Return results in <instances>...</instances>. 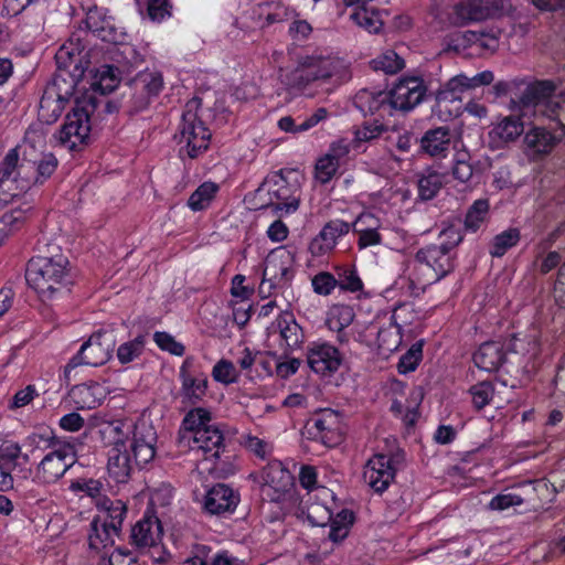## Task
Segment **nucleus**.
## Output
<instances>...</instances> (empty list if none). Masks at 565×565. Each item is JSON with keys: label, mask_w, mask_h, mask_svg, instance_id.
<instances>
[{"label": "nucleus", "mask_w": 565, "mask_h": 565, "mask_svg": "<svg viewBox=\"0 0 565 565\" xmlns=\"http://www.w3.org/2000/svg\"><path fill=\"white\" fill-rule=\"evenodd\" d=\"M349 78L344 61L332 56H306L298 66L284 75L282 83L297 93L313 96L327 84L339 85Z\"/></svg>", "instance_id": "obj_1"}, {"label": "nucleus", "mask_w": 565, "mask_h": 565, "mask_svg": "<svg viewBox=\"0 0 565 565\" xmlns=\"http://www.w3.org/2000/svg\"><path fill=\"white\" fill-rule=\"evenodd\" d=\"M45 147V136L41 130L29 129L22 145L11 149L0 162V195L4 200L13 199L31 186L34 168L25 162L29 149Z\"/></svg>", "instance_id": "obj_2"}, {"label": "nucleus", "mask_w": 565, "mask_h": 565, "mask_svg": "<svg viewBox=\"0 0 565 565\" xmlns=\"http://www.w3.org/2000/svg\"><path fill=\"white\" fill-rule=\"evenodd\" d=\"M68 259L61 253L52 256H36L29 260L25 279L44 300H51L68 290L71 277Z\"/></svg>", "instance_id": "obj_3"}, {"label": "nucleus", "mask_w": 565, "mask_h": 565, "mask_svg": "<svg viewBox=\"0 0 565 565\" xmlns=\"http://www.w3.org/2000/svg\"><path fill=\"white\" fill-rule=\"evenodd\" d=\"M201 100L192 98L185 104L179 126V142L185 145L190 158L199 157L209 148L211 132L199 115Z\"/></svg>", "instance_id": "obj_4"}, {"label": "nucleus", "mask_w": 565, "mask_h": 565, "mask_svg": "<svg viewBox=\"0 0 565 565\" xmlns=\"http://www.w3.org/2000/svg\"><path fill=\"white\" fill-rule=\"evenodd\" d=\"M95 109L92 98L76 102L72 111L66 115L65 122L58 131L57 140L70 151L84 145L90 132V115Z\"/></svg>", "instance_id": "obj_5"}, {"label": "nucleus", "mask_w": 565, "mask_h": 565, "mask_svg": "<svg viewBox=\"0 0 565 565\" xmlns=\"http://www.w3.org/2000/svg\"><path fill=\"white\" fill-rule=\"evenodd\" d=\"M75 86V81L70 74H55L40 99L39 119L47 125L55 122L72 98Z\"/></svg>", "instance_id": "obj_6"}, {"label": "nucleus", "mask_w": 565, "mask_h": 565, "mask_svg": "<svg viewBox=\"0 0 565 565\" xmlns=\"http://www.w3.org/2000/svg\"><path fill=\"white\" fill-rule=\"evenodd\" d=\"M303 435L308 439L321 443L327 447H334L342 441V415L331 408L317 411L306 423Z\"/></svg>", "instance_id": "obj_7"}, {"label": "nucleus", "mask_w": 565, "mask_h": 565, "mask_svg": "<svg viewBox=\"0 0 565 565\" xmlns=\"http://www.w3.org/2000/svg\"><path fill=\"white\" fill-rule=\"evenodd\" d=\"M115 337L108 332H95L83 343L78 353L65 365V376L79 365L100 366L105 364L113 354Z\"/></svg>", "instance_id": "obj_8"}, {"label": "nucleus", "mask_w": 565, "mask_h": 565, "mask_svg": "<svg viewBox=\"0 0 565 565\" xmlns=\"http://www.w3.org/2000/svg\"><path fill=\"white\" fill-rule=\"evenodd\" d=\"M75 450L70 444H55L35 470V479L44 484L56 482L75 462Z\"/></svg>", "instance_id": "obj_9"}, {"label": "nucleus", "mask_w": 565, "mask_h": 565, "mask_svg": "<svg viewBox=\"0 0 565 565\" xmlns=\"http://www.w3.org/2000/svg\"><path fill=\"white\" fill-rule=\"evenodd\" d=\"M403 457L398 454H376L364 466L363 480L375 492H384L395 478L396 466Z\"/></svg>", "instance_id": "obj_10"}, {"label": "nucleus", "mask_w": 565, "mask_h": 565, "mask_svg": "<svg viewBox=\"0 0 565 565\" xmlns=\"http://www.w3.org/2000/svg\"><path fill=\"white\" fill-rule=\"evenodd\" d=\"M163 88L162 74L156 71L138 73L130 82V102L135 111L148 107L151 99L159 95Z\"/></svg>", "instance_id": "obj_11"}, {"label": "nucleus", "mask_w": 565, "mask_h": 565, "mask_svg": "<svg viewBox=\"0 0 565 565\" xmlns=\"http://www.w3.org/2000/svg\"><path fill=\"white\" fill-rule=\"evenodd\" d=\"M427 87L420 77H403L395 84L390 94L393 109L409 111L419 105L426 95Z\"/></svg>", "instance_id": "obj_12"}, {"label": "nucleus", "mask_w": 565, "mask_h": 565, "mask_svg": "<svg viewBox=\"0 0 565 565\" xmlns=\"http://www.w3.org/2000/svg\"><path fill=\"white\" fill-rule=\"evenodd\" d=\"M449 250L439 245H429L416 253V260L419 264L417 271L429 275V280L438 281L451 270V258Z\"/></svg>", "instance_id": "obj_13"}, {"label": "nucleus", "mask_w": 565, "mask_h": 565, "mask_svg": "<svg viewBox=\"0 0 565 565\" xmlns=\"http://www.w3.org/2000/svg\"><path fill=\"white\" fill-rule=\"evenodd\" d=\"M156 444L157 433L151 425L141 422L134 426L128 450L137 467L147 465L154 458Z\"/></svg>", "instance_id": "obj_14"}, {"label": "nucleus", "mask_w": 565, "mask_h": 565, "mask_svg": "<svg viewBox=\"0 0 565 565\" xmlns=\"http://www.w3.org/2000/svg\"><path fill=\"white\" fill-rule=\"evenodd\" d=\"M291 279L290 260L286 254L270 253L264 262L263 280L259 287L262 294L277 286H285Z\"/></svg>", "instance_id": "obj_15"}, {"label": "nucleus", "mask_w": 565, "mask_h": 565, "mask_svg": "<svg viewBox=\"0 0 565 565\" xmlns=\"http://www.w3.org/2000/svg\"><path fill=\"white\" fill-rule=\"evenodd\" d=\"M241 501L238 491L225 483H216L204 497V510L212 515L232 514Z\"/></svg>", "instance_id": "obj_16"}, {"label": "nucleus", "mask_w": 565, "mask_h": 565, "mask_svg": "<svg viewBox=\"0 0 565 565\" xmlns=\"http://www.w3.org/2000/svg\"><path fill=\"white\" fill-rule=\"evenodd\" d=\"M310 369L321 375H331L341 365L342 356L339 350L328 343H312L307 352Z\"/></svg>", "instance_id": "obj_17"}, {"label": "nucleus", "mask_w": 565, "mask_h": 565, "mask_svg": "<svg viewBox=\"0 0 565 565\" xmlns=\"http://www.w3.org/2000/svg\"><path fill=\"white\" fill-rule=\"evenodd\" d=\"M273 327L279 332V345L284 350L285 358L301 348L305 341V332L291 312H281Z\"/></svg>", "instance_id": "obj_18"}, {"label": "nucleus", "mask_w": 565, "mask_h": 565, "mask_svg": "<svg viewBox=\"0 0 565 565\" xmlns=\"http://www.w3.org/2000/svg\"><path fill=\"white\" fill-rule=\"evenodd\" d=\"M85 44L83 39L78 34H72V36L57 50L55 54V61L58 67V73L64 76L72 78V71L77 72L83 68L85 60Z\"/></svg>", "instance_id": "obj_19"}, {"label": "nucleus", "mask_w": 565, "mask_h": 565, "mask_svg": "<svg viewBox=\"0 0 565 565\" xmlns=\"http://www.w3.org/2000/svg\"><path fill=\"white\" fill-rule=\"evenodd\" d=\"M192 450L202 451L206 458H218L224 447V436L215 424L196 430L193 436H183Z\"/></svg>", "instance_id": "obj_20"}, {"label": "nucleus", "mask_w": 565, "mask_h": 565, "mask_svg": "<svg viewBox=\"0 0 565 565\" xmlns=\"http://www.w3.org/2000/svg\"><path fill=\"white\" fill-rule=\"evenodd\" d=\"M351 230V224L333 220L328 222L320 233L311 241L309 250L312 256H322L334 248L339 237L347 235Z\"/></svg>", "instance_id": "obj_21"}, {"label": "nucleus", "mask_w": 565, "mask_h": 565, "mask_svg": "<svg viewBox=\"0 0 565 565\" xmlns=\"http://www.w3.org/2000/svg\"><path fill=\"white\" fill-rule=\"evenodd\" d=\"M555 90L556 85L554 82L548 79L536 81L529 84L519 100V104L523 109V115H526L525 109L527 108H533L534 113L541 114L546 106L550 96H552Z\"/></svg>", "instance_id": "obj_22"}, {"label": "nucleus", "mask_w": 565, "mask_h": 565, "mask_svg": "<svg viewBox=\"0 0 565 565\" xmlns=\"http://www.w3.org/2000/svg\"><path fill=\"white\" fill-rule=\"evenodd\" d=\"M107 396V388L97 382H87L75 385L68 393L70 401L78 409H94Z\"/></svg>", "instance_id": "obj_23"}, {"label": "nucleus", "mask_w": 565, "mask_h": 565, "mask_svg": "<svg viewBox=\"0 0 565 565\" xmlns=\"http://www.w3.org/2000/svg\"><path fill=\"white\" fill-rule=\"evenodd\" d=\"M193 359L186 358L180 367V379L182 382L181 396L182 402L190 405L198 404L206 394L207 379L194 377L189 373Z\"/></svg>", "instance_id": "obj_24"}, {"label": "nucleus", "mask_w": 565, "mask_h": 565, "mask_svg": "<svg viewBox=\"0 0 565 565\" xmlns=\"http://www.w3.org/2000/svg\"><path fill=\"white\" fill-rule=\"evenodd\" d=\"M354 105L364 116L375 114L380 116L385 114L392 115L393 110L390 94L384 90L361 89L354 97Z\"/></svg>", "instance_id": "obj_25"}, {"label": "nucleus", "mask_w": 565, "mask_h": 565, "mask_svg": "<svg viewBox=\"0 0 565 565\" xmlns=\"http://www.w3.org/2000/svg\"><path fill=\"white\" fill-rule=\"evenodd\" d=\"M351 227L359 235L358 246L360 249L377 246L382 243L380 233L382 222L374 214L361 213Z\"/></svg>", "instance_id": "obj_26"}, {"label": "nucleus", "mask_w": 565, "mask_h": 565, "mask_svg": "<svg viewBox=\"0 0 565 565\" xmlns=\"http://www.w3.org/2000/svg\"><path fill=\"white\" fill-rule=\"evenodd\" d=\"M487 19L488 9L482 0H460L452 7L448 17L450 24L455 26H463Z\"/></svg>", "instance_id": "obj_27"}, {"label": "nucleus", "mask_w": 565, "mask_h": 565, "mask_svg": "<svg viewBox=\"0 0 565 565\" xmlns=\"http://www.w3.org/2000/svg\"><path fill=\"white\" fill-rule=\"evenodd\" d=\"M121 447V440L115 441V447L108 452L107 469L109 476L117 482H126L136 466L128 447Z\"/></svg>", "instance_id": "obj_28"}, {"label": "nucleus", "mask_w": 565, "mask_h": 565, "mask_svg": "<svg viewBox=\"0 0 565 565\" xmlns=\"http://www.w3.org/2000/svg\"><path fill=\"white\" fill-rule=\"evenodd\" d=\"M451 146V135L448 127H437L427 130L420 138V150L437 158H445Z\"/></svg>", "instance_id": "obj_29"}, {"label": "nucleus", "mask_w": 565, "mask_h": 565, "mask_svg": "<svg viewBox=\"0 0 565 565\" xmlns=\"http://www.w3.org/2000/svg\"><path fill=\"white\" fill-rule=\"evenodd\" d=\"M21 457V447L12 440H4L0 445V490L13 487L12 471Z\"/></svg>", "instance_id": "obj_30"}, {"label": "nucleus", "mask_w": 565, "mask_h": 565, "mask_svg": "<svg viewBox=\"0 0 565 565\" xmlns=\"http://www.w3.org/2000/svg\"><path fill=\"white\" fill-rule=\"evenodd\" d=\"M557 142L556 137L545 128L534 127L524 136L526 154L533 159L547 154Z\"/></svg>", "instance_id": "obj_31"}, {"label": "nucleus", "mask_w": 565, "mask_h": 565, "mask_svg": "<svg viewBox=\"0 0 565 565\" xmlns=\"http://www.w3.org/2000/svg\"><path fill=\"white\" fill-rule=\"evenodd\" d=\"M161 524L156 516H145L131 530V540L138 547H150L161 539Z\"/></svg>", "instance_id": "obj_32"}, {"label": "nucleus", "mask_w": 565, "mask_h": 565, "mask_svg": "<svg viewBox=\"0 0 565 565\" xmlns=\"http://www.w3.org/2000/svg\"><path fill=\"white\" fill-rule=\"evenodd\" d=\"M505 358L503 345L500 342L489 341L482 343L473 354V362L480 370L497 371Z\"/></svg>", "instance_id": "obj_33"}, {"label": "nucleus", "mask_w": 565, "mask_h": 565, "mask_svg": "<svg viewBox=\"0 0 565 565\" xmlns=\"http://www.w3.org/2000/svg\"><path fill=\"white\" fill-rule=\"evenodd\" d=\"M102 514L96 516V520L104 522V526H109L115 533L116 531L120 533L122 522L126 515V505L120 500L111 501L108 498L99 499L96 502Z\"/></svg>", "instance_id": "obj_34"}, {"label": "nucleus", "mask_w": 565, "mask_h": 565, "mask_svg": "<svg viewBox=\"0 0 565 565\" xmlns=\"http://www.w3.org/2000/svg\"><path fill=\"white\" fill-rule=\"evenodd\" d=\"M36 150L42 152V149H40L39 146H35L34 150L29 149V154L25 157V162L34 168V172L31 178V185L33 183L44 182L54 173L57 167V160L52 153L44 154L40 160H36L34 157Z\"/></svg>", "instance_id": "obj_35"}, {"label": "nucleus", "mask_w": 565, "mask_h": 565, "mask_svg": "<svg viewBox=\"0 0 565 565\" xmlns=\"http://www.w3.org/2000/svg\"><path fill=\"white\" fill-rule=\"evenodd\" d=\"M354 320V311L352 307L347 305L333 306L327 318V326L330 330L338 332V340L343 343L348 341L343 330L349 327Z\"/></svg>", "instance_id": "obj_36"}, {"label": "nucleus", "mask_w": 565, "mask_h": 565, "mask_svg": "<svg viewBox=\"0 0 565 565\" xmlns=\"http://www.w3.org/2000/svg\"><path fill=\"white\" fill-rule=\"evenodd\" d=\"M263 480L277 492H285L292 484L290 472L280 461H271L264 468Z\"/></svg>", "instance_id": "obj_37"}, {"label": "nucleus", "mask_w": 565, "mask_h": 565, "mask_svg": "<svg viewBox=\"0 0 565 565\" xmlns=\"http://www.w3.org/2000/svg\"><path fill=\"white\" fill-rule=\"evenodd\" d=\"M468 90H471L468 83V75L460 73L448 79L438 88L436 92V100L438 103L460 100L461 95Z\"/></svg>", "instance_id": "obj_38"}, {"label": "nucleus", "mask_w": 565, "mask_h": 565, "mask_svg": "<svg viewBox=\"0 0 565 565\" xmlns=\"http://www.w3.org/2000/svg\"><path fill=\"white\" fill-rule=\"evenodd\" d=\"M523 130L524 126L520 118L508 116L492 128L490 136L501 143H508L516 140Z\"/></svg>", "instance_id": "obj_39"}, {"label": "nucleus", "mask_w": 565, "mask_h": 565, "mask_svg": "<svg viewBox=\"0 0 565 565\" xmlns=\"http://www.w3.org/2000/svg\"><path fill=\"white\" fill-rule=\"evenodd\" d=\"M119 532L113 533L109 526H104V522L94 519L90 523V533L88 535V545L92 550L99 551L113 545Z\"/></svg>", "instance_id": "obj_40"}, {"label": "nucleus", "mask_w": 565, "mask_h": 565, "mask_svg": "<svg viewBox=\"0 0 565 565\" xmlns=\"http://www.w3.org/2000/svg\"><path fill=\"white\" fill-rule=\"evenodd\" d=\"M275 189L269 190L271 198L277 200L276 203L271 202V205L276 211H284L286 213H292L297 211L299 206V199L289 195V189L284 178H279L274 184Z\"/></svg>", "instance_id": "obj_41"}, {"label": "nucleus", "mask_w": 565, "mask_h": 565, "mask_svg": "<svg viewBox=\"0 0 565 565\" xmlns=\"http://www.w3.org/2000/svg\"><path fill=\"white\" fill-rule=\"evenodd\" d=\"M86 26L103 40H108V35L113 30L110 18L97 7L89 8L86 13Z\"/></svg>", "instance_id": "obj_42"}, {"label": "nucleus", "mask_w": 565, "mask_h": 565, "mask_svg": "<svg viewBox=\"0 0 565 565\" xmlns=\"http://www.w3.org/2000/svg\"><path fill=\"white\" fill-rule=\"evenodd\" d=\"M351 19L356 25L370 33L379 32L383 25L380 13L375 9L369 8L367 4L356 7L351 14Z\"/></svg>", "instance_id": "obj_43"}, {"label": "nucleus", "mask_w": 565, "mask_h": 565, "mask_svg": "<svg viewBox=\"0 0 565 565\" xmlns=\"http://www.w3.org/2000/svg\"><path fill=\"white\" fill-rule=\"evenodd\" d=\"M521 238L518 228H508L502 233L495 235L490 246V255L492 257H502L510 248L515 246Z\"/></svg>", "instance_id": "obj_44"}, {"label": "nucleus", "mask_w": 565, "mask_h": 565, "mask_svg": "<svg viewBox=\"0 0 565 565\" xmlns=\"http://www.w3.org/2000/svg\"><path fill=\"white\" fill-rule=\"evenodd\" d=\"M213 425L214 424H211V413L207 409L202 407L191 409L182 422V427L184 429L183 436H193L196 430Z\"/></svg>", "instance_id": "obj_45"}, {"label": "nucleus", "mask_w": 565, "mask_h": 565, "mask_svg": "<svg viewBox=\"0 0 565 565\" xmlns=\"http://www.w3.org/2000/svg\"><path fill=\"white\" fill-rule=\"evenodd\" d=\"M218 185L214 182L202 183L189 198L188 205L193 211L206 209L214 199Z\"/></svg>", "instance_id": "obj_46"}, {"label": "nucleus", "mask_w": 565, "mask_h": 565, "mask_svg": "<svg viewBox=\"0 0 565 565\" xmlns=\"http://www.w3.org/2000/svg\"><path fill=\"white\" fill-rule=\"evenodd\" d=\"M489 213V201L487 199L476 200L468 209L465 217V228L477 232L486 221Z\"/></svg>", "instance_id": "obj_47"}, {"label": "nucleus", "mask_w": 565, "mask_h": 565, "mask_svg": "<svg viewBox=\"0 0 565 565\" xmlns=\"http://www.w3.org/2000/svg\"><path fill=\"white\" fill-rule=\"evenodd\" d=\"M404 65V60L391 50L371 61L374 71H382L385 74H395L403 70Z\"/></svg>", "instance_id": "obj_48"}, {"label": "nucleus", "mask_w": 565, "mask_h": 565, "mask_svg": "<svg viewBox=\"0 0 565 565\" xmlns=\"http://www.w3.org/2000/svg\"><path fill=\"white\" fill-rule=\"evenodd\" d=\"M451 173L456 180L462 183H467L472 178L473 167L470 162V153L468 151L461 150L456 152Z\"/></svg>", "instance_id": "obj_49"}, {"label": "nucleus", "mask_w": 565, "mask_h": 565, "mask_svg": "<svg viewBox=\"0 0 565 565\" xmlns=\"http://www.w3.org/2000/svg\"><path fill=\"white\" fill-rule=\"evenodd\" d=\"M26 211L22 209H12L0 217V232L6 238L10 233L19 230L26 221Z\"/></svg>", "instance_id": "obj_50"}, {"label": "nucleus", "mask_w": 565, "mask_h": 565, "mask_svg": "<svg viewBox=\"0 0 565 565\" xmlns=\"http://www.w3.org/2000/svg\"><path fill=\"white\" fill-rule=\"evenodd\" d=\"M433 282L434 281L429 280V275L417 271V268L415 273L401 280L402 288H406V294L409 297H418L425 291V288Z\"/></svg>", "instance_id": "obj_51"}, {"label": "nucleus", "mask_w": 565, "mask_h": 565, "mask_svg": "<svg viewBox=\"0 0 565 565\" xmlns=\"http://www.w3.org/2000/svg\"><path fill=\"white\" fill-rule=\"evenodd\" d=\"M145 348V337L138 335L131 341L122 343L117 350V358L121 364H127L138 358Z\"/></svg>", "instance_id": "obj_52"}, {"label": "nucleus", "mask_w": 565, "mask_h": 565, "mask_svg": "<svg viewBox=\"0 0 565 565\" xmlns=\"http://www.w3.org/2000/svg\"><path fill=\"white\" fill-rule=\"evenodd\" d=\"M132 425L125 422H113L106 425L102 433L105 438H108L109 441L113 444V447H115V441L121 440L122 447H127L126 439L128 438V435L131 433Z\"/></svg>", "instance_id": "obj_53"}, {"label": "nucleus", "mask_w": 565, "mask_h": 565, "mask_svg": "<svg viewBox=\"0 0 565 565\" xmlns=\"http://www.w3.org/2000/svg\"><path fill=\"white\" fill-rule=\"evenodd\" d=\"M339 168V162L326 153L321 157L315 168L316 179L321 183L329 182Z\"/></svg>", "instance_id": "obj_54"}, {"label": "nucleus", "mask_w": 565, "mask_h": 565, "mask_svg": "<svg viewBox=\"0 0 565 565\" xmlns=\"http://www.w3.org/2000/svg\"><path fill=\"white\" fill-rule=\"evenodd\" d=\"M441 188V178L437 173L422 177L418 181V194L422 200H431Z\"/></svg>", "instance_id": "obj_55"}, {"label": "nucleus", "mask_w": 565, "mask_h": 565, "mask_svg": "<svg viewBox=\"0 0 565 565\" xmlns=\"http://www.w3.org/2000/svg\"><path fill=\"white\" fill-rule=\"evenodd\" d=\"M472 403L477 409L487 406L494 394L493 385L490 382H480L470 388Z\"/></svg>", "instance_id": "obj_56"}, {"label": "nucleus", "mask_w": 565, "mask_h": 565, "mask_svg": "<svg viewBox=\"0 0 565 565\" xmlns=\"http://www.w3.org/2000/svg\"><path fill=\"white\" fill-rule=\"evenodd\" d=\"M423 356L422 345L413 344L411 349L399 359L397 369L402 374L415 371Z\"/></svg>", "instance_id": "obj_57"}, {"label": "nucleus", "mask_w": 565, "mask_h": 565, "mask_svg": "<svg viewBox=\"0 0 565 565\" xmlns=\"http://www.w3.org/2000/svg\"><path fill=\"white\" fill-rule=\"evenodd\" d=\"M476 38L472 39V46L479 51L494 53L499 47V36L492 31H475Z\"/></svg>", "instance_id": "obj_58"}, {"label": "nucleus", "mask_w": 565, "mask_h": 565, "mask_svg": "<svg viewBox=\"0 0 565 565\" xmlns=\"http://www.w3.org/2000/svg\"><path fill=\"white\" fill-rule=\"evenodd\" d=\"M212 376L216 382L231 384L236 382L237 371L231 361L221 360L214 365Z\"/></svg>", "instance_id": "obj_59"}, {"label": "nucleus", "mask_w": 565, "mask_h": 565, "mask_svg": "<svg viewBox=\"0 0 565 565\" xmlns=\"http://www.w3.org/2000/svg\"><path fill=\"white\" fill-rule=\"evenodd\" d=\"M522 503L523 499L521 495L511 492H503L491 499L488 503V509L490 511H504L511 507L521 505Z\"/></svg>", "instance_id": "obj_60"}, {"label": "nucleus", "mask_w": 565, "mask_h": 565, "mask_svg": "<svg viewBox=\"0 0 565 565\" xmlns=\"http://www.w3.org/2000/svg\"><path fill=\"white\" fill-rule=\"evenodd\" d=\"M313 291L327 296L338 286V280L328 271H321L311 279Z\"/></svg>", "instance_id": "obj_61"}, {"label": "nucleus", "mask_w": 565, "mask_h": 565, "mask_svg": "<svg viewBox=\"0 0 565 565\" xmlns=\"http://www.w3.org/2000/svg\"><path fill=\"white\" fill-rule=\"evenodd\" d=\"M153 339L161 350L168 351L177 356L184 354V345L178 342L171 334L158 331L153 334Z\"/></svg>", "instance_id": "obj_62"}, {"label": "nucleus", "mask_w": 565, "mask_h": 565, "mask_svg": "<svg viewBox=\"0 0 565 565\" xmlns=\"http://www.w3.org/2000/svg\"><path fill=\"white\" fill-rule=\"evenodd\" d=\"M386 130L382 124H364L354 131V140L358 142H364L373 140L380 137Z\"/></svg>", "instance_id": "obj_63"}, {"label": "nucleus", "mask_w": 565, "mask_h": 565, "mask_svg": "<svg viewBox=\"0 0 565 565\" xmlns=\"http://www.w3.org/2000/svg\"><path fill=\"white\" fill-rule=\"evenodd\" d=\"M563 110H565V90L558 94L553 93L541 114L548 118H555Z\"/></svg>", "instance_id": "obj_64"}]
</instances>
